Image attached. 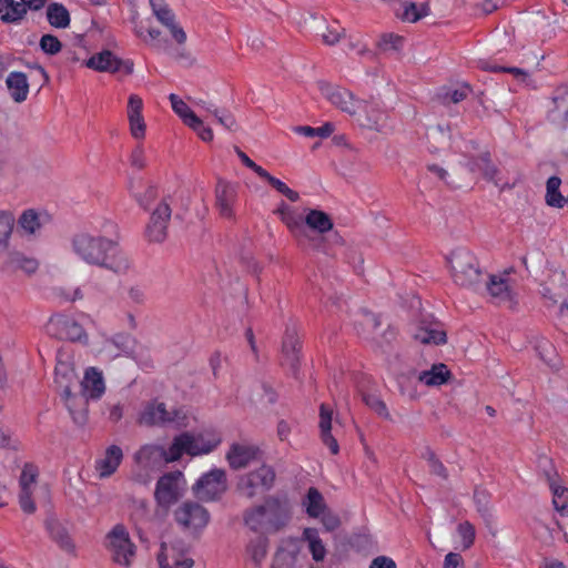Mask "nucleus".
<instances>
[{
    "label": "nucleus",
    "mask_w": 568,
    "mask_h": 568,
    "mask_svg": "<svg viewBox=\"0 0 568 568\" xmlns=\"http://www.w3.org/2000/svg\"><path fill=\"white\" fill-rule=\"evenodd\" d=\"M72 250L84 263L116 274H123L130 268V261L118 242L102 235L79 233L72 239Z\"/></svg>",
    "instance_id": "1"
},
{
    "label": "nucleus",
    "mask_w": 568,
    "mask_h": 568,
    "mask_svg": "<svg viewBox=\"0 0 568 568\" xmlns=\"http://www.w3.org/2000/svg\"><path fill=\"white\" fill-rule=\"evenodd\" d=\"M291 508L286 500L274 496L267 497L260 506L245 511V525L258 532H276L287 525Z\"/></svg>",
    "instance_id": "2"
},
{
    "label": "nucleus",
    "mask_w": 568,
    "mask_h": 568,
    "mask_svg": "<svg viewBox=\"0 0 568 568\" xmlns=\"http://www.w3.org/2000/svg\"><path fill=\"white\" fill-rule=\"evenodd\" d=\"M453 282L478 292L484 282V273L475 254L467 247H456L446 256Z\"/></svg>",
    "instance_id": "3"
},
{
    "label": "nucleus",
    "mask_w": 568,
    "mask_h": 568,
    "mask_svg": "<svg viewBox=\"0 0 568 568\" xmlns=\"http://www.w3.org/2000/svg\"><path fill=\"white\" fill-rule=\"evenodd\" d=\"M140 424L146 426H175L185 427L187 415L183 408L172 407L168 409L164 403H150L140 417Z\"/></svg>",
    "instance_id": "4"
},
{
    "label": "nucleus",
    "mask_w": 568,
    "mask_h": 568,
    "mask_svg": "<svg viewBox=\"0 0 568 568\" xmlns=\"http://www.w3.org/2000/svg\"><path fill=\"white\" fill-rule=\"evenodd\" d=\"M171 202V196H164L150 211V219L145 226V236L149 242L162 243L166 240L172 216Z\"/></svg>",
    "instance_id": "5"
},
{
    "label": "nucleus",
    "mask_w": 568,
    "mask_h": 568,
    "mask_svg": "<svg viewBox=\"0 0 568 568\" xmlns=\"http://www.w3.org/2000/svg\"><path fill=\"white\" fill-rule=\"evenodd\" d=\"M388 119L387 111L378 102L362 100L353 120L362 129L384 133L389 128Z\"/></svg>",
    "instance_id": "6"
},
{
    "label": "nucleus",
    "mask_w": 568,
    "mask_h": 568,
    "mask_svg": "<svg viewBox=\"0 0 568 568\" xmlns=\"http://www.w3.org/2000/svg\"><path fill=\"white\" fill-rule=\"evenodd\" d=\"M175 521L186 531L197 534L210 521V513L202 505L194 501H185L174 510Z\"/></svg>",
    "instance_id": "7"
},
{
    "label": "nucleus",
    "mask_w": 568,
    "mask_h": 568,
    "mask_svg": "<svg viewBox=\"0 0 568 568\" xmlns=\"http://www.w3.org/2000/svg\"><path fill=\"white\" fill-rule=\"evenodd\" d=\"M274 481V469L271 466L262 465L260 468L243 475L237 483V488L243 496L253 498L260 493L270 490Z\"/></svg>",
    "instance_id": "8"
},
{
    "label": "nucleus",
    "mask_w": 568,
    "mask_h": 568,
    "mask_svg": "<svg viewBox=\"0 0 568 568\" xmlns=\"http://www.w3.org/2000/svg\"><path fill=\"white\" fill-rule=\"evenodd\" d=\"M322 95L336 109L347 113L354 119L356 110L362 104V99L357 98L346 88L334 85L326 82L320 83Z\"/></svg>",
    "instance_id": "9"
},
{
    "label": "nucleus",
    "mask_w": 568,
    "mask_h": 568,
    "mask_svg": "<svg viewBox=\"0 0 568 568\" xmlns=\"http://www.w3.org/2000/svg\"><path fill=\"white\" fill-rule=\"evenodd\" d=\"M227 488L226 475L223 469H212L201 476L193 486L194 495L203 501L217 499Z\"/></svg>",
    "instance_id": "10"
},
{
    "label": "nucleus",
    "mask_w": 568,
    "mask_h": 568,
    "mask_svg": "<svg viewBox=\"0 0 568 568\" xmlns=\"http://www.w3.org/2000/svg\"><path fill=\"white\" fill-rule=\"evenodd\" d=\"M183 474L179 470L161 476L155 487V500L159 506L169 508L175 504L182 495Z\"/></svg>",
    "instance_id": "11"
},
{
    "label": "nucleus",
    "mask_w": 568,
    "mask_h": 568,
    "mask_svg": "<svg viewBox=\"0 0 568 568\" xmlns=\"http://www.w3.org/2000/svg\"><path fill=\"white\" fill-rule=\"evenodd\" d=\"M149 4L153 16L169 30L172 39L180 45L184 44L187 39L186 32L176 21L175 13L165 0H149Z\"/></svg>",
    "instance_id": "12"
},
{
    "label": "nucleus",
    "mask_w": 568,
    "mask_h": 568,
    "mask_svg": "<svg viewBox=\"0 0 568 568\" xmlns=\"http://www.w3.org/2000/svg\"><path fill=\"white\" fill-rule=\"evenodd\" d=\"M305 216L292 209L281 221L287 226L297 244L312 250H322V240L318 236H312L304 225Z\"/></svg>",
    "instance_id": "13"
},
{
    "label": "nucleus",
    "mask_w": 568,
    "mask_h": 568,
    "mask_svg": "<svg viewBox=\"0 0 568 568\" xmlns=\"http://www.w3.org/2000/svg\"><path fill=\"white\" fill-rule=\"evenodd\" d=\"M108 539L113 560L119 565L129 566L134 556V545L131 542L125 528L116 525L108 534Z\"/></svg>",
    "instance_id": "14"
},
{
    "label": "nucleus",
    "mask_w": 568,
    "mask_h": 568,
    "mask_svg": "<svg viewBox=\"0 0 568 568\" xmlns=\"http://www.w3.org/2000/svg\"><path fill=\"white\" fill-rule=\"evenodd\" d=\"M480 288H484L497 305L513 307L516 303L514 288L505 276L484 274V282Z\"/></svg>",
    "instance_id": "15"
},
{
    "label": "nucleus",
    "mask_w": 568,
    "mask_h": 568,
    "mask_svg": "<svg viewBox=\"0 0 568 568\" xmlns=\"http://www.w3.org/2000/svg\"><path fill=\"white\" fill-rule=\"evenodd\" d=\"M302 549L298 538L282 539L273 556L271 568H302L298 564Z\"/></svg>",
    "instance_id": "16"
},
{
    "label": "nucleus",
    "mask_w": 568,
    "mask_h": 568,
    "mask_svg": "<svg viewBox=\"0 0 568 568\" xmlns=\"http://www.w3.org/2000/svg\"><path fill=\"white\" fill-rule=\"evenodd\" d=\"M38 268L39 262L37 258L18 250H7L0 261V271L4 274H14L21 271L31 275L36 273Z\"/></svg>",
    "instance_id": "17"
},
{
    "label": "nucleus",
    "mask_w": 568,
    "mask_h": 568,
    "mask_svg": "<svg viewBox=\"0 0 568 568\" xmlns=\"http://www.w3.org/2000/svg\"><path fill=\"white\" fill-rule=\"evenodd\" d=\"M547 118L560 129L568 126V83L558 85L554 90Z\"/></svg>",
    "instance_id": "18"
},
{
    "label": "nucleus",
    "mask_w": 568,
    "mask_h": 568,
    "mask_svg": "<svg viewBox=\"0 0 568 568\" xmlns=\"http://www.w3.org/2000/svg\"><path fill=\"white\" fill-rule=\"evenodd\" d=\"M161 554L159 555L160 568H192L194 560L189 554V548L184 546L161 545Z\"/></svg>",
    "instance_id": "19"
},
{
    "label": "nucleus",
    "mask_w": 568,
    "mask_h": 568,
    "mask_svg": "<svg viewBox=\"0 0 568 568\" xmlns=\"http://www.w3.org/2000/svg\"><path fill=\"white\" fill-rule=\"evenodd\" d=\"M304 225L312 236H318L322 240V250L317 251L327 254L328 252L325 247L324 234L332 231L334 226L329 215L321 210H308L305 215Z\"/></svg>",
    "instance_id": "20"
},
{
    "label": "nucleus",
    "mask_w": 568,
    "mask_h": 568,
    "mask_svg": "<svg viewBox=\"0 0 568 568\" xmlns=\"http://www.w3.org/2000/svg\"><path fill=\"white\" fill-rule=\"evenodd\" d=\"M55 383L60 387L61 392H67L77 382V374L73 366L72 357L62 351L58 352L57 365H55Z\"/></svg>",
    "instance_id": "21"
},
{
    "label": "nucleus",
    "mask_w": 568,
    "mask_h": 568,
    "mask_svg": "<svg viewBox=\"0 0 568 568\" xmlns=\"http://www.w3.org/2000/svg\"><path fill=\"white\" fill-rule=\"evenodd\" d=\"M143 101L136 94H131L128 101V120L130 133L136 140L145 138L146 124L142 115Z\"/></svg>",
    "instance_id": "22"
},
{
    "label": "nucleus",
    "mask_w": 568,
    "mask_h": 568,
    "mask_svg": "<svg viewBox=\"0 0 568 568\" xmlns=\"http://www.w3.org/2000/svg\"><path fill=\"white\" fill-rule=\"evenodd\" d=\"M123 460V452L120 446H109L103 456L98 458L94 464V469L99 478L111 477L119 468Z\"/></svg>",
    "instance_id": "23"
},
{
    "label": "nucleus",
    "mask_w": 568,
    "mask_h": 568,
    "mask_svg": "<svg viewBox=\"0 0 568 568\" xmlns=\"http://www.w3.org/2000/svg\"><path fill=\"white\" fill-rule=\"evenodd\" d=\"M51 326L55 329L59 338L78 342L88 339V335L77 321L68 316H57L51 320Z\"/></svg>",
    "instance_id": "24"
},
{
    "label": "nucleus",
    "mask_w": 568,
    "mask_h": 568,
    "mask_svg": "<svg viewBox=\"0 0 568 568\" xmlns=\"http://www.w3.org/2000/svg\"><path fill=\"white\" fill-rule=\"evenodd\" d=\"M544 473L552 493L555 509L561 515L568 514V489L560 485L558 474L550 462L549 469H545Z\"/></svg>",
    "instance_id": "25"
},
{
    "label": "nucleus",
    "mask_w": 568,
    "mask_h": 568,
    "mask_svg": "<svg viewBox=\"0 0 568 568\" xmlns=\"http://www.w3.org/2000/svg\"><path fill=\"white\" fill-rule=\"evenodd\" d=\"M413 336L422 344L443 345L447 342L446 332L437 322H420Z\"/></svg>",
    "instance_id": "26"
},
{
    "label": "nucleus",
    "mask_w": 568,
    "mask_h": 568,
    "mask_svg": "<svg viewBox=\"0 0 568 568\" xmlns=\"http://www.w3.org/2000/svg\"><path fill=\"white\" fill-rule=\"evenodd\" d=\"M258 454L260 450L255 446L233 444L226 454V459L231 468L241 469L257 459Z\"/></svg>",
    "instance_id": "27"
},
{
    "label": "nucleus",
    "mask_w": 568,
    "mask_h": 568,
    "mask_svg": "<svg viewBox=\"0 0 568 568\" xmlns=\"http://www.w3.org/2000/svg\"><path fill=\"white\" fill-rule=\"evenodd\" d=\"M332 420H333V409L326 405L322 404L320 406V432L321 439L326 445L333 455L338 454L339 446L336 438L332 435Z\"/></svg>",
    "instance_id": "28"
},
{
    "label": "nucleus",
    "mask_w": 568,
    "mask_h": 568,
    "mask_svg": "<svg viewBox=\"0 0 568 568\" xmlns=\"http://www.w3.org/2000/svg\"><path fill=\"white\" fill-rule=\"evenodd\" d=\"M452 132L449 125L437 124L429 126L426 133L427 149L432 153H438L449 146Z\"/></svg>",
    "instance_id": "29"
},
{
    "label": "nucleus",
    "mask_w": 568,
    "mask_h": 568,
    "mask_svg": "<svg viewBox=\"0 0 568 568\" xmlns=\"http://www.w3.org/2000/svg\"><path fill=\"white\" fill-rule=\"evenodd\" d=\"M300 341L297 333L294 328L287 327L282 343V353L285 363L292 368L294 373L297 372L300 366Z\"/></svg>",
    "instance_id": "30"
},
{
    "label": "nucleus",
    "mask_w": 568,
    "mask_h": 568,
    "mask_svg": "<svg viewBox=\"0 0 568 568\" xmlns=\"http://www.w3.org/2000/svg\"><path fill=\"white\" fill-rule=\"evenodd\" d=\"M85 67L98 72L115 73L120 71V58L110 50L93 54L84 62Z\"/></svg>",
    "instance_id": "31"
},
{
    "label": "nucleus",
    "mask_w": 568,
    "mask_h": 568,
    "mask_svg": "<svg viewBox=\"0 0 568 568\" xmlns=\"http://www.w3.org/2000/svg\"><path fill=\"white\" fill-rule=\"evenodd\" d=\"M134 462L142 467H153L164 463V447L156 444L141 446L133 455Z\"/></svg>",
    "instance_id": "32"
},
{
    "label": "nucleus",
    "mask_w": 568,
    "mask_h": 568,
    "mask_svg": "<svg viewBox=\"0 0 568 568\" xmlns=\"http://www.w3.org/2000/svg\"><path fill=\"white\" fill-rule=\"evenodd\" d=\"M6 84L10 98L16 103H22L27 100L29 94V82L26 73L19 71L10 72L7 77Z\"/></svg>",
    "instance_id": "33"
},
{
    "label": "nucleus",
    "mask_w": 568,
    "mask_h": 568,
    "mask_svg": "<svg viewBox=\"0 0 568 568\" xmlns=\"http://www.w3.org/2000/svg\"><path fill=\"white\" fill-rule=\"evenodd\" d=\"M65 406L73 419V422L78 425H83L87 422V399L88 397L82 395H74L69 389V394L67 392H61Z\"/></svg>",
    "instance_id": "34"
},
{
    "label": "nucleus",
    "mask_w": 568,
    "mask_h": 568,
    "mask_svg": "<svg viewBox=\"0 0 568 568\" xmlns=\"http://www.w3.org/2000/svg\"><path fill=\"white\" fill-rule=\"evenodd\" d=\"M453 377L447 365L443 363L433 364L430 369L423 371L418 375V381L428 387L442 386L448 383Z\"/></svg>",
    "instance_id": "35"
},
{
    "label": "nucleus",
    "mask_w": 568,
    "mask_h": 568,
    "mask_svg": "<svg viewBox=\"0 0 568 568\" xmlns=\"http://www.w3.org/2000/svg\"><path fill=\"white\" fill-rule=\"evenodd\" d=\"M235 195V190L232 185L219 181L216 185V205L223 217L231 219L233 216Z\"/></svg>",
    "instance_id": "36"
},
{
    "label": "nucleus",
    "mask_w": 568,
    "mask_h": 568,
    "mask_svg": "<svg viewBox=\"0 0 568 568\" xmlns=\"http://www.w3.org/2000/svg\"><path fill=\"white\" fill-rule=\"evenodd\" d=\"M187 439L186 445V454L191 456H199L203 454H209L213 449L217 447L220 444L219 438L206 439L203 435H193L191 433H185Z\"/></svg>",
    "instance_id": "37"
},
{
    "label": "nucleus",
    "mask_w": 568,
    "mask_h": 568,
    "mask_svg": "<svg viewBox=\"0 0 568 568\" xmlns=\"http://www.w3.org/2000/svg\"><path fill=\"white\" fill-rule=\"evenodd\" d=\"M81 386L83 395L94 399L99 398L105 389L101 373L93 367L87 369Z\"/></svg>",
    "instance_id": "38"
},
{
    "label": "nucleus",
    "mask_w": 568,
    "mask_h": 568,
    "mask_svg": "<svg viewBox=\"0 0 568 568\" xmlns=\"http://www.w3.org/2000/svg\"><path fill=\"white\" fill-rule=\"evenodd\" d=\"M27 16L23 3L17 0H0V20L3 23L16 24Z\"/></svg>",
    "instance_id": "39"
},
{
    "label": "nucleus",
    "mask_w": 568,
    "mask_h": 568,
    "mask_svg": "<svg viewBox=\"0 0 568 568\" xmlns=\"http://www.w3.org/2000/svg\"><path fill=\"white\" fill-rule=\"evenodd\" d=\"M49 24L57 29H65L71 23L69 10L59 2L49 3L45 11Z\"/></svg>",
    "instance_id": "40"
},
{
    "label": "nucleus",
    "mask_w": 568,
    "mask_h": 568,
    "mask_svg": "<svg viewBox=\"0 0 568 568\" xmlns=\"http://www.w3.org/2000/svg\"><path fill=\"white\" fill-rule=\"evenodd\" d=\"M302 541H306L308 550L314 561H323L326 557V548L323 540L318 536V531L315 528H305L302 534Z\"/></svg>",
    "instance_id": "41"
},
{
    "label": "nucleus",
    "mask_w": 568,
    "mask_h": 568,
    "mask_svg": "<svg viewBox=\"0 0 568 568\" xmlns=\"http://www.w3.org/2000/svg\"><path fill=\"white\" fill-rule=\"evenodd\" d=\"M561 179L550 176L546 183L545 202L550 207L562 209L567 203V196L560 192Z\"/></svg>",
    "instance_id": "42"
},
{
    "label": "nucleus",
    "mask_w": 568,
    "mask_h": 568,
    "mask_svg": "<svg viewBox=\"0 0 568 568\" xmlns=\"http://www.w3.org/2000/svg\"><path fill=\"white\" fill-rule=\"evenodd\" d=\"M468 166L471 172L478 170L483 173V176L486 180L491 181L498 185V181L496 180L498 169L491 162L489 153H483L480 156L469 161Z\"/></svg>",
    "instance_id": "43"
},
{
    "label": "nucleus",
    "mask_w": 568,
    "mask_h": 568,
    "mask_svg": "<svg viewBox=\"0 0 568 568\" xmlns=\"http://www.w3.org/2000/svg\"><path fill=\"white\" fill-rule=\"evenodd\" d=\"M16 225V216L12 211H0V252L9 248L11 235Z\"/></svg>",
    "instance_id": "44"
},
{
    "label": "nucleus",
    "mask_w": 568,
    "mask_h": 568,
    "mask_svg": "<svg viewBox=\"0 0 568 568\" xmlns=\"http://www.w3.org/2000/svg\"><path fill=\"white\" fill-rule=\"evenodd\" d=\"M132 196L136 201L140 207L145 211H151V205L159 196L158 187L153 184H146L144 190H138L133 184L130 186Z\"/></svg>",
    "instance_id": "45"
},
{
    "label": "nucleus",
    "mask_w": 568,
    "mask_h": 568,
    "mask_svg": "<svg viewBox=\"0 0 568 568\" xmlns=\"http://www.w3.org/2000/svg\"><path fill=\"white\" fill-rule=\"evenodd\" d=\"M363 324L367 328L372 329V339H374L381 348H384L385 345H389L392 343V341H394L396 337L395 329L392 327H388L382 334L384 342H381L377 339V334L375 331L379 327L381 323H379L378 317L374 314H366L364 316Z\"/></svg>",
    "instance_id": "46"
},
{
    "label": "nucleus",
    "mask_w": 568,
    "mask_h": 568,
    "mask_svg": "<svg viewBox=\"0 0 568 568\" xmlns=\"http://www.w3.org/2000/svg\"><path fill=\"white\" fill-rule=\"evenodd\" d=\"M303 505L306 508V513L310 517L317 518L324 514L325 503L322 494L314 487L307 490Z\"/></svg>",
    "instance_id": "47"
},
{
    "label": "nucleus",
    "mask_w": 568,
    "mask_h": 568,
    "mask_svg": "<svg viewBox=\"0 0 568 568\" xmlns=\"http://www.w3.org/2000/svg\"><path fill=\"white\" fill-rule=\"evenodd\" d=\"M18 226L24 234L34 235L42 227L40 215L32 209L26 210L18 219Z\"/></svg>",
    "instance_id": "48"
},
{
    "label": "nucleus",
    "mask_w": 568,
    "mask_h": 568,
    "mask_svg": "<svg viewBox=\"0 0 568 568\" xmlns=\"http://www.w3.org/2000/svg\"><path fill=\"white\" fill-rule=\"evenodd\" d=\"M48 530L52 539L67 552L73 554L75 545L68 531L59 523H49Z\"/></svg>",
    "instance_id": "49"
},
{
    "label": "nucleus",
    "mask_w": 568,
    "mask_h": 568,
    "mask_svg": "<svg viewBox=\"0 0 568 568\" xmlns=\"http://www.w3.org/2000/svg\"><path fill=\"white\" fill-rule=\"evenodd\" d=\"M268 547V539L265 536H257L252 539L246 548L247 555L251 560L256 565L261 566L266 557Z\"/></svg>",
    "instance_id": "50"
},
{
    "label": "nucleus",
    "mask_w": 568,
    "mask_h": 568,
    "mask_svg": "<svg viewBox=\"0 0 568 568\" xmlns=\"http://www.w3.org/2000/svg\"><path fill=\"white\" fill-rule=\"evenodd\" d=\"M170 102L173 111L182 119L185 125L197 123V115L189 108V105L176 94L171 93Z\"/></svg>",
    "instance_id": "51"
},
{
    "label": "nucleus",
    "mask_w": 568,
    "mask_h": 568,
    "mask_svg": "<svg viewBox=\"0 0 568 568\" xmlns=\"http://www.w3.org/2000/svg\"><path fill=\"white\" fill-rule=\"evenodd\" d=\"M186 434L175 436L169 448L164 447V463H173L179 460L183 454H186Z\"/></svg>",
    "instance_id": "52"
},
{
    "label": "nucleus",
    "mask_w": 568,
    "mask_h": 568,
    "mask_svg": "<svg viewBox=\"0 0 568 568\" xmlns=\"http://www.w3.org/2000/svg\"><path fill=\"white\" fill-rule=\"evenodd\" d=\"M321 39L326 45H335L345 37V29L334 21L321 29Z\"/></svg>",
    "instance_id": "53"
},
{
    "label": "nucleus",
    "mask_w": 568,
    "mask_h": 568,
    "mask_svg": "<svg viewBox=\"0 0 568 568\" xmlns=\"http://www.w3.org/2000/svg\"><path fill=\"white\" fill-rule=\"evenodd\" d=\"M276 392L267 383H260L253 395V399L261 404H273L276 402Z\"/></svg>",
    "instance_id": "54"
},
{
    "label": "nucleus",
    "mask_w": 568,
    "mask_h": 568,
    "mask_svg": "<svg viewBox=\"0 0 568 568\" xmlns=\"http://www.w3.org/2000/svg\"><path fill=\"white\" fill-rule=\"evenodd\" d=\"M428 13L429 7L427 3H423L420 7H418L416 3L410 2L405 6L402 18L409 22H416L423 17L428 16Z\"/></svg>",
    "instance_id": "55"
},
{
    "label": "nucleus",
    "mask_w": 568,
    "mask_h": 568,
    "mask_svg": "<svg viewBox=\"0 0 568 568\" xmlns=\"http://www.w3.org/2000/svg\"><path fill=\"white\" fill-rule=\"evenodd\" d=\"M423 457L427 460L429 470L433 475L439 476L443 479L448 478V471L444 464L437 458L435 453L427 448Z\"/></svg>",
    "instance_id": "56"
},
{
    "label": "nucleus",
    "mask_w": 568,
    "mask_h": 568,
    "mask_svg": "<svg viewBox=\"0 0 568 568\" xmlns=\"http://www.w3.org/2000/svg\"><path fill=\"white\" fill-rule=\"evenodd\" d=\"M335 128L334 124L331 122H326L324 125L320 128H312L308 125H302L296 126L295 131L300 134H303L305 136H321V138H327L334 132Z\"/></svg>",
    "instance_id": "57"
},
{
    "label": "nucleus",
    "mask_w": 568,
    "mask_h": 568,
    "mask_svg": "<svg viewBox=\"0 0 568 568\" xmlns=\"http://www.w3.org/2000/svg\"><path fill=\"white\" fill-rule=\"evenodd\" d=\"M38 477V469L31 465L26 464L20 476V490L33 489Z\"/></svg>",
    "instance_id": "58"
},
{
    "label": "nucleus",
    "mask_w": 568,
    "mask_h": 568,
    "mask_svg": "<svg viewBox=\"0 0 568 568\" xmlns=\"http://www.w3.org/2000/svg\"><path fill=\"white\" fill-rule=\"evenodd\" d=\"M40 49L49 55L58 54L62 50L61 41L53 34H43L39 42Z\"/></svg>",
    "instance_id": "59"
},
{
    "label": "nucleus",
    "mask_w": 568,
    "mask_h": 568,
    "mask_svg": "<svg viewBox=\"0 0 568 568\" xmlns=\"http://www.w3.org/2000/svg\"><path fill=\"white\" fill-rule=\"evenodd\" d=\"M363 400L378 416H381L385 419L389 418V413L386 407V404L378 396L373 395V394H364Z\"/></svg>",
    "instance_id": "60"
},
{
    "label": "nucleus",
    "mask_w": 568,
    "mask_h": 568,
    "mask_svg": "<svg viewBox=\"0 0 568 568\" xmlns=\"http://www.w3.org/2000/svg\"><path fill=\"white\" fill-rule=\"evenodd\" d=\"M457 531L463 540L464 548H469L475 540V527L469 521H464L458 525Z\"/></svg>",
    "instance_id": "61"
},
{
    "label": "nucleus",
    "mask_w": 568,
    "mask_h": 568,
    "mask_svg": "<svg viewBox=\"0 0 568 568\" xmlns=\"http://www.w3.org/2000/svg\"><path fill=\"white\" fill-rule=\"evenodd\" d=\"M213 115L216 118L219 123L223 125L229 131L237 130V121L235 116L226 110L220 111L219 109H214Z\"/></svg>",
    "instance_id": "62"
},
{
    "label": "nucleus",
    "mask_w": 568,
    "mask_h": 568,
    "mask_svg": "<svg viewBox=\"0 0 568 568\" xmlns=\"http://www.w3.org/2000/svg\"><path fill=\"white\" fill-rule=\"evenodd\" d=\"M183 44H179V48L170 52V55L178 62L186 65L193 67L196 63V58L184 47Z\"/></svg>",
    "instance_id": "63"
},
{
    "label": "nucleus",
    "mask_w": 568,
    "mask_h": 568,
    "mask_svg": "<svg viewBox=\"0 0 568 568\" xmlns=\"http://www.w3.org/2000/svg\"><path fill=\"white\" fill-rule=\"evenodd\" d=\"M403 38L394 33H385L381 37L378 45L383 50H398L402 47Z\"/></svg>",
    "instance_id": "64"
}]
</instances>
